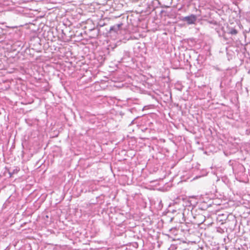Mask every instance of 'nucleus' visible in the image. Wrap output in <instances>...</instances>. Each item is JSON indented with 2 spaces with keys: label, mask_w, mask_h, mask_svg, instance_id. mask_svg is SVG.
<instances>
[{
  "label": "nucleus",
  "mask_w": 250,
  "mask_h": 250,
  "mask_svg": "<svg viewBox=\"0 0 250 250\" xmlns=\"http://www.w3.org/2000/svg\"><path fill=\"white\" fill-rule=\"evenodd\" d=\"M19 170H18L17 169H15L13 170V171L12 173L9 172V174H10V176H11L12 174L17 173Z\"/></svg>",
  "instance_id": "4"
},
{
  "label": "nucleus",
  "mask_w": 250,
  "mask_h": 250,
  "mask_svg": "<svg viewBox=\"0 0 250 250\" xmlns=\"http://www.w3.org/2000/svg\"><path fill=\"white\" fill-rule=\"evenodd\" d=\"M182 20L186 21L188 24H194L197 20L196 16L191 14L190 16L183 17Z\"/></svg>",
  "instance_id": "1"
},
{
  "label": "nucleus",
  "mask_w": 250,
  "mask_h": 250,
  "mask_svg": "<svg viewBox=\"0 0 250 250\" xmlns=\"http://www.w3.org/2000/svg\"><path fill=\"white\" fill-rule=\"evenodd\" d=\"M229 33L231 35H236L238 33V31L235 29L231 28Z\"/></svg>",
  "instance_id": "3"
},
{
  "label": "nucleus",
  "mask_w": 250,
  "mask_h": 250,
  "mask_svg": "<svg viewBox=\"0 0 250 250\" xmlns=\"http://www.w3.org/2000/svg\"><path fill=\"white\" fill-rule=\"evenodd\" d=\"M122 25V23L115 24L114 26H111L110 27V31L117 32L119 30V29L120 28Z\"/></svg>",
  "instance_id": "2"
},
{
  "label": "nucleus",
  "mask_w": 250,
  "mask_h": 250,
  "mask_svg": "<svg viewBox=\"0 0 250 250\" xmlns=\"http://www.w3.org/2000/svg\"><path fill=\"white\" fill-rule=\"evenodd\" d=\"M249 31H250V28Z\"/></svg>",
  "instance_id": "5"
}]
</instances>
